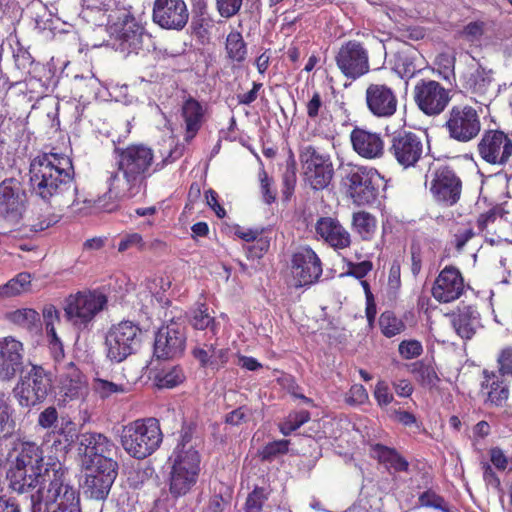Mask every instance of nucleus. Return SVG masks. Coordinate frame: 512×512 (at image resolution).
<instances>
[{"mask_svg":"<svg viewBox=\"0 0 512 512\" xmlns=\"http://www.w3.org/2000/svg\"><path fill=\"white\" fill-rule=\"evenodd\" d=\"M114 153L117 170L108 173L107 191L98 199V207L106 212L115 211L122 199L143 193L148 178L181 156V150L175 149L162 161L155 162L153 149L142 143L116 147Z\"/></svg>","mask_w":512,"mask_h":512,"instance_id":"f257e3e1","label":"nucleus"},{"mask_svg":"<svg viewBox=\"0 0 512 512\" xmlns=\"http://www.w3.org/2000/svg\"><path fill=\"white\" fill-rule=\"evenodd\" d=\"M30 183L32 192L50 204L61 207L69 200L74 204L77 187L74 183L72 160L58 153H44L30 163Z\"/></svg>","mask_w":512,"mask_h":512,"instance_id":"f03ea898","label":"nucleus"},{"mask_svg":"<svg viewBox=\"0 0 512 512\" xmlns=\"http://www.w3.org/2000/svg\"><path fill=\"white\" fill-rule=\"evenodd\" d=\"M198 439L191 426H183L171 455L168 458L169 493L174 498L187 495L197 484L200 474L201 455Z\"/></svg>","mask_w":512,"mask_h":512,"instance_id":"7ed1b4c3","label":"nucleus"},{"mask_svg":"<svg viewBox=\"0 0 512 512\" xmlns=\"http://www.w3.org/2000/svg\"><path fill=\"white\" fill-rule=\"evenodd\" d=\"M47 476L48 485L40 486L31 495L32 511L40 512L44 505V512H81L80 495L71 484L68 471L60 469Z\"/></svg>","mask_w":512,"mask_h":512,"instance_id":"20e7f679","label":"nucleus"},{"mask_svg":"<svg viewBox=\"0 0 512 512\" xmlns=\"http://www.w3.org/2000/svg\"><path fill=\"white\" fill-rule=\"evenodd\" d=\"M121 445L132 458L142 460L152 455L161 445L163 434L156 418L137 419L123 426Z\"/></svg>","mask_w":512,"mask_h":512,"instance_id":"39448f33","label":"nucleus"},{"mask_svg":"<svg viewBox=\"0 0 512 512\" xmlns=\"http://www.w3.org/2000/svg\"><path fill=\"white\" fill-rule=\"evenodd\" d=\"M384 181L374 168L360 165H347L342 171L341 186L345 194L357 206L374 203Z\"/></svg>","mask_w":512,"mask_h":512,"instance_id":"423d86ee","label":"nucleus"},{"mask_svg":"<svg viewBox=\"0 0 512 512\" xmlns=\"http://www.w3.org/2000/svg\"><path fill=\"white\" fill-rule=\"evenodd\" d=\"M113 48L124 57L145 56L154 49L152 36L136 21L127 7V16L121 17L112 25Z\"/></svg>","mask_w":512,"mask_h":512,"instance_id":"0eeeda50","label":"nucleus"},{"mask_svg":"<svg viewBox=\"0 0 512 512\" xmlns=\"http://www.w3.org/2000/svg\"><path fill=\"white\" fill-rule=\"evenodd\" d=\"M143 331L138 323L123 320L112 324L104 337V352L111 362L121 363L136 354L142 345Z\"/></svg>","mask_w":512,"mask_h":512,"instance_id":"6e6552de","label":"nucleus"},{"mask_svg":"<svg viewBox=\"0 0 512 512\" xmlns=\"http://www.w3.org/2000/svg\"><path fill=\"white\" fill-rule=\"evenodd\" d=\"M107 303V296L101 291H80L67 298L65 314L75 327L85 329L106 308Z\"/></svg>","mask_w":512,"mask_h":512,"instance_id":"1a4fd4ad","label":"nucleus"},{"mask_svg":"<svg viewBox=\"0 0 512 512\" xmlns=\"http://www.w3.org/2000/svg\"><path fill=\"white\" fill-rule=\"evenodd\" d=\"M52 374L38 365L31 369L16 384L13 393L22 407H32L42 403L52 391Z\"/></svg>","mask_w":512,"mask_h":512,"instance_id":"9d476101","label":"nucleus"},{"mask_svg":"<svg viewBox=\"0 0 512 512\" xmlns=\"http://www.w3.org/2000/svg\"><path fill=\"white\" fill-rule=\"evenodd\" d=\"M299 159L304 179L314 190H321L329 185L334 169L327 153L312 145H305L300 148Z\"/></svg>","mask_w":512,"mask_h":512,"instance_id":"9b49d317","label":"nucleus"},{"mask_svg":"<svg viewBox=\"0 0 512 512\" xmlns=\"http://www.w3.org/2000/svg\"><path fill=\"white\" fill-rule=\"evenodd\" d=\"M388 152L403 169L415 168L425 155L422 137L412 131L399 130L390 136Z\"/></svg>","mask_w":512,"mask_h":512,"instance_id":"f8f14e48","label":"nucleus"},{"mask_svg":"<svg viewBox=\"0 0 512 512\" xmlns=\"http://www.w3.org/2000/svg\"><path fill=\"white\" fill-rule=\"evenodd\" d=\"M337 68L349 80H357L370 71L369 52L357 40L344 42L335 55Z\"/></svg>","mask_w":512,"mask_h":512,"instance_id":"ddd939ff","label":"nucleus"},{"mask_svg":"<svg viewBox=\"0 0 512 512\" xmlns=\"http://www.w3.org/2000/svg\"><path fill=\"white\" fill-rule=\"evenodd\" d=\"M78 453L82 467L103 465L104 461H115L112 458L117 450L114 442L102 433L85 432L78 436Z\"/></svg>","mask_w":512,"mask_h":512,"instance_id":"4468645a","label":"nucleus"},{"mask_svg":"<svg viewBox=\"0 0 512 512\" xmlns=\"http://www.w3.org/2000/svg\"><path fill=\"white\" fill-rule=\"evenodd\" d=\"M430 192L438 204L453 206L460 199L462 181L453 169L440 166L432 173Z\"/></svg>","mask_w":512,"mask_h":512,"instance_id":"2eb2a0df","label":"nucleus"},{"mask_svg":"<svg viewBox=\"0 0 512 512\" xmlns=\"http://www.w3.org/2000/svg\"><path fill=\"white\" fill-rule=\"evenodd\" d=\"M186 347L185 328L171 321L158 329L154 341V355L158 359H176L183 355Z\"/></svg>","mask_w":512,"mask_h":512,"instance_id":"dca6fc26","label":"nucleus"},{"mask_svg":"<svg viewBox=\"0 0 512 512\" xmlns=\"http://www.w3.org/2000/svg\"><path fill=\"white\" fill-rule=\"evenodd\" d=\"M480 157L489 164L505 165L512 157L509 134L502 130H487L478 143Z\"/></svg>","mask_w":512,"mask_h":512,"instance_id":"f3484780","label":"nucleus"},{"mask_svg":"<svg viewBox=\"0 0 512 512\" xmlns=\"http://www.w3.org/2000/svg\"><path fill=\"white\" fill-rule=\"evenodd\" d=\"M414 100L426 115H438L450 101L449 91L434 80H420L414 87Z\"/></svg>","mask_w":512,"mask_h":512,"instance_id":"a211bd4d","label":"nucleus"},{"mask_svg":"<svg viewBox=\"0 0 512 512\" xmlns=\"http://www.w3.org/2000/svg\"><path fill=\"white\" fill-rule=\"evenodd\" d=\"M83 468L86 471L85 493L93 499H105L118 475V463L116 461H104L103 465L98 464Z\"/></svg>","mask_w":512,"mask_h":512,"instance_id":"6ab92c4d","label":"nucleus"},{"mask_svg":"<svg viewBox=\"0 0 512 512\" xmlns=\"http://www.w3.org/2000/svg\"><path fill=\"white\" fill-rule=\"evenodd\" d=\"M446 127L451 138L460 142H468L479 134L481 123L474 108L469 106L453 107Z\"/></svg>","mask_w":512,"mask_h":512,"instance_id":"aec40b11","label":"nucleus"},{"mask_svg":"<svg viewBox=\"0 0 512 512\" xmlns=\"http://www.w3.org/2000/svg\"><path fill=\"white\" fill-rule=\"evenodd\" d=\"M291 272L298 286L315 283L322 275V263L315 251L303 246L292 255Z\"/></svg>","mask_w":512,"mask_h":512,"instance_id":"412c9836","label":"nucleus"},{"mask_svg":"<svg viewBox=\"0 0 512 512\" xmlns=\"http://www.w3.org/2000/svg\"><path fill=\"white\" fill-rule=\"evenodd\" d=\"M60 469H63L60 464H54L50 468H45L44 472L30 471L25 467L18 468L10 466L7 472L9 488L19 494L30 493L31 496L40 486L48 485V473H53Z\"/></svg>","mask_w":512,"mask_h":512,"instance_id":"4be33fe9","label":"nucleus"},{"mask_svg":"<svg viewBox=\"0 0 512 512\" xmlns=\"http://www.w3.org/2000/svg\"><path fill=\"white\" fill-rule=\"evenodd\" d=\"M189 19V12L184 0H155L153 20L165 29L182 30Z\"/></svg>","mask_w":512,"mask_h":512,"instance_id":"5701e85b","label":"nucleus"},{"mask_svg":"<svg viewBox=\"0 0 512 512\" xmlns=\"http://www.w3.org/2000/svg\"><path fill=\"white\" fill-rule=\"evenodd\" d=\"M365 100L368 110L375 117L390 118L397 111V95L386 84H369L365 91Z\"/></svg>","mask_w":512,"mask_h":512,"instance_id":"b1692460","label":"nucleus"},{"mask_svg":"<svg viewBox=\"0 0 512 512\" xmlns=\"http://www.w3.org/2000/svg\"><path fill=\"white\" fill-rule=\"evenodd\" d=\"M26 194L19 180L7 178L0 183V217L17 221L24 210Z\"/></svg>","mask_w":512,"mask_h":512,"instance_id":"393cba45","label":"nucleus"},{"mask_svg":"<svg viewBox=\"0 0 512 512\" xmlns=\"http://www.w3.org/2000/svg\"><path fill=\"white\" fill-rule=\"evenodd\" d=\"M480 396L483 403L489 407H503L509 399V379L495 371L484 369L480 383Z\"/></svg>","mask_w":512,"mask_h":512,"instance_id":"a878e982","label":"nucleus"},{"mask_svg":"<svg viewBox=\"0 0 512 512\" xmlns=\"http://www.w3.org/2000/svg\"><path fill=\"white\" fill-rule=\"evenodd\" d=\"M315 233L318 240L323 241L335 251L349 248L352 243L350 232L334 217L318 218L315 223Z\"/></svg>","mask_w":512,"mask_h":512,"instance_id":"bb28decb","label":"nucleus"},{"mask_svg":"<svg viewBox=\"0 0 512 512\" xmlns=\"http://www.w3.org/2000/svg\"><path fill=\"white\" fill-rule=\"evenodd\" d=\"M464 291V281L460 271L452 266H446L436 278L432 287L433 297L442 303L458 299Z\"/></svg>","mask_w":512,"mask_h":512,"instance_id":"cd10ccee","label":"nucleus"},{"mask_svg":"<svg viewBox=\"0 0 512 512\" xmlns=\"http://www.w3.org/2000/svg\"><path fill=\"white\" fill-rule=\"evenodd\" d=\"M23 344L13 337L0 339V379L11 380L23 368Z\"/></svg>","mask_w":512,"mask_h":512,"instance_id":"c85d7f7f","label":"nucleus"},{"mask_svg":"<svg viewBox=\"0 0 512 512\" xmlns=\"http://www.w3.org/2000/svg\"><path fill=\"white\" fill-rule=\"evenodd\" d=\"M354 151L365 159H377L384 154V142L379 133L355 127L350 134Z\"/></svg>","mask_w":512,"mask_h":512,"instance_id":"c756f323","label":"nucleus"},{"mask_svg":"<svg viewBox=\"0 0 512 512\" xmlns=\"http://www.w3.org/2000/svg\"><path fill=\"white\" fill-rule=\"evenodd\" d=\"M205 106L192 96L184 98L181 105V118L185 127L184 140L190 142L195 138L205 120Z\"/></svg>","mask_w":512,"mask_h":512,"instance_id":"7c9ffc66","label":"nucleus"},{"mask_svg":"<svg viewBox=\"0 0 512 512\" xmlns=\"http://www.w3.org/2000/svg\"><path fill=\"white\" fill-rule=\"evenodd\" d=\"M451 324L460 338L470 340L481 326L480 314L472 306L458 308L451 314Z\"/></svg>","mask_w":512,"mask_h":512,"instance_id":"2f4dec72","label":"nucleus"},{"mask_svg":"<svg viewBox=\"0 0 512 512\" xmlns=\"http://www.w3.org/2000/svg\"><path fill=\"white\" fill-rule=\"evenodd\" d=\"M38 425L43 429H53V434H58L64 439L66 446H70L76 435L74 424L71 421L62 419L59 426L58 412L53 406L45 408L38 416Z\"/></svg>","mask_w":512,"mask_h":512,"instance_id":"473e14b6","label":"nucleus"},{"mask_svg":"<svg viewBox=\"0 0 512 512\" xmlns=\"http://www.w3.org/2000/svg\"><path fill=\"white\" fill-rule=\"evenodd\" d=\"M127 16V7L115 5L113 9L107 11L101 8H91L84 6L82 10V17L88 23H92L96 27H107L109 33H111L112 25L117 23L121 17Z\"/></svg>","mask_w":512,"mask_h":512,"instance_id":"72a5a7b5","label":"nucleus"},{"mask_svg":"<svg viewBox=\"0 0 512 512\" xmlns=\"http://www.w3.org/2000/svg\"><path fill=\"white\" fill-rule=\"evenodd\" d=\"M11 466L44 472V457L41 447L34 442L21 443L18 454Z\"/></svg>","mask_w":512,"mask_h":512,"instance_id":"f704fd0d","label":"nucleus"},{"mask_svg":"<svg viewBox=\"0 0 512 512\" xmlns=\"http://www.w3.org/2000/svg\"><path fill=\"white\" fill-rule=\"evenodd\" d=\"M492 83L490 70L478 66L463 76V87L472 94L486 96Z\"/></svg>","mask_w":512,"mask_h":512,"instance_id":"c9c22d12","label":"nucleus"},{"mask_svg":"<svg viewBox=\"0 0 512 512\" xmlns=\"http://www.w3.org/2000/svg\"><path fill=\"white\" fill-rule=\"evenodd\" d=\"M84 387V379L80 370L69 362L60 375V389L70 399L77 397Z\"/></svg>","mask_w":512,"mask_h":512,"instance_id":"e433bc0d","label":"nucleus"},{"mask_svg":"<svg viewBox=\"0 0 512 512\" xmlns=\"http://www.w3.org/2000/svg\"><path fill=\"white\" fill-rule=\"evenodd\" d=\"M351 225L354 232L357 233L362 240L367 241L372 239L375 234L377 220L372 214L366 211H359L353 213Z\"/></svg>","mask_w":512,"mask_h":512,"instance_id":"4c0bfd02","label":"nucleus"},{"mask_svg":"<svg viewBox=\"0 0 512 512\" xmlns=\"http://www.w3.org/2000/svg\"><path fill=\"white\" fill-rule=\"evenodd\" d=\"M185 380V374L181 366L171 365L163 367L155 375V383L158 388H174Z\"/></svg>","mask_w":512,"mask_h":512,"instance_id":"58836bf2","label":"nucleus"},{"mask_svg":"<svg viewBox=\"0 0 512 512\" xmlns=\"http://www.w3.org/2000/svg\"><path fill=\"white\" fill-rule=\"evenodd\" d=\"M14 324L29 331H38L41 328V318L37 311L31 308L18 309L9 315Z\"/></svg>","mask_w":512,"mask_h":512,"instance_id":"ea45409f","label":"nucleus"},{"mask_svg":"<svg viewBox=\"0 0 512 512\" xmlns=\"http://www.w3.org/2000/svg\"><path fill=\"white\" fill-rule=\"evenodd\" d=\"M101 82L93 73L88 75H76L74 77V88L80 92V97H96L100 91Z\"/></svg>","mask_w":512,"mask_h":512,"instance_id":"a19ab883","label":"nucleus"},{"mask_svg":"<svg viewBox=\"0 0 512 512\" xmlns=\"http://www.w3.org/2000/svg\"><path fill=\"white\" fill-rule=\"evenodd\" d=\"M226 50L232 61L243 62L246 58L247 49L242 35L239 32H231L226 38Z\"/></svg>","mask_w":512,"mask_h":512,"instance_id":"79ce46f5","label":"nucleus"},{"mask_svg":"<svg viewBox=\"0 0 512 512\" xmlns=\"http://www.w3.org/2000/svg\"><path fill=\"white\" fill-rule=\"evenodd\" d=\"M379 326L383 335L388 338L400 334L405 329L403 321L391 311H385L380 315Z\"/></svg>","mask_w":512,"mask_h":512,"instance_id":"37998d69","label":"nucleus"},{"mask_svg":"<svg viewBox=\"0 0 512 512\" xmlns=\"http://www.w3.org/2000/svg\"><path fill=\"white\" fill-rule=\"evenodd\" d=\"M13 408L0 397V440L12 436L15 431V421L12 418Z\"/></svg>","mask_w":512,"mask_h":512,"instance_id":"c03bdc74","label":"nucleus"},{"mask_svg":"<svg viewBox=\"0 0 512 512\" xmlns=\"http://www.w3.org/2000/svg\"><path fill=\"white\" fill-rule=\"evenodd\" d=\"M30 282L31 276L29 273H19L5 285L0 286V296L11 297L18 295L26 290V287L30 284Z\"/></svg>","mask_w":512,"mask_h":512,"instance_id":"a18cd8bd","label":"nucleus"},{"mask_svg":"<svg viewBox=\"0 0 512 512\" xmlns=\"http://www.w3.org/2000/svg\"><path fill=\"white\" fill-rule=\"evenodd\" d=\"M11 48L16 67L24 73H30L34 60L28 49L18 39L11 43Z\"/></svg>","mask_w":512,"mask_h":512,"instance_id":"49530a36","label":"nucleus"},{"mask_svg":"<svg viewBox=\"0 0 512 512\" xmlns=\"http://www.w3.org/2000/svg\"><path fill=\"white\" fill-rule=\"evenodd\" d=\"M394 70L401 78H412L419 70L415 59L407 53H398L395 58Z\"/></svg>","mask_w":512,"mask_h":512,"instance_id":"de8ad7c7","label":"nucleus"},{"mask_svg":"<svg viewBox=\"0 0 512 512\" xmlns=\"http://www.w3.org/2000/svg\"><path fill=\"white\" fill-rule=\"evenodd\" d=\"M191 324L197 330H206V338L209 336L215 337L217 334L216 322L213 317L206 313V311H195L191 319Z\"/></svg>","mask_w":512,"mask_h":512,"instance_id":"09e8293b","label":"nucleus"},{"mask_svg":"<svg viewBox=\"0 0 512 512\" xmlns=\"http://www.w3.org/2000/svg\"><path fill=\"white\" fill-rule=\"evenodd\" d=\"M208 343L212 344L210 368L212 370H219L228 363L230 350L228 348H218L216 336H209Z\"/></svg>","mask_w":512,"mask_h":512,"instance_id":"8fccbe9b","label":"nucleus"},{"mask_svg":"<svg viewBox=\"0 0 512 512\" xmlns=\"http://www.w3.org/2000/svg\"><path fill=\"white\" fill-rule=\"evenodd\" d=\"M497 374L512 379V346L501 348L496 356Z\"/></svg>","mask_w":512,"mask_h":512,"instance_id":"3c124183","label":"nucleus"},{"mask_svg":"<svg viewBox=\"0 0 512 512\" xmlns=\"http://www.w3.org/2000/svg\"><path fill=\"white\" fill-rule=\"evenodd\" d=\"M296 170V160L294 155L291 153L286 161V169L282 177L284 185L283 195L286 199H288L294 191L297 181Z\"/></svg>","mask_w":512,"mask_h":512,"instance_id":"603ef678","label":"nucleus"},{"mask_svg":"<svg viewBox=\"0 0 512 512\" xmlns=\"http://www.w3.org/2000/svg\"><path fill=\"white\" fill-rule=\"evenodd\" d=\"M289 443V440L285 439L269 442L263 447L259 455L263 461H272L288 452Z\"/></svg>","mask_w":512,"mask_h":512,"instance_id":"864d4df0","label":"nucleus"},{"mask_svg":"<svg viewBox=\"0 0 512 512\" xmlns=\"http://www.w3.org/2000/svg\"><path fill=\"white\" fill-rule=\"evenodd\" d=\"M93 390L104 399L113 394L125 392V387L122 384H117L102 378H95L93 380Z\"/></svg>","mask_w":512,"mask_h":512,"instance_id":"5fc2aeb1","label":"nucleus"},{"mask_svg":"<svg viewBox=\"0 0 512 512\" xmlns=\"http://www.w3.org/2000/svg\"><path fill=\"white\" fill-rule=\"evenodd\" d=\"M258 177L263 202L267 205L274 203L276 201L277 191L273 188V180L264 169L259 171Z\"/></svg>","mask_w":512,"mask_h":512,"instance_id":"6e6d98bb","label":"nucleus"},{"mask_svg":"<svg viewBox=\"0 0 512 512\" xmlns=\"http://www.w3.org/2000/svg\"><path fill=\"white\" fill-rule=\"evenodd\" d=\"M243 5V0H215L216 10L222 18L230 19L236 16Z\"/></svg>","mask_w":512,"mask_h":512,"instance_id":"4d7b16f0","label":"nucleus"},{"mask_svg":"<svg viewBox=\"0 0 512 512\" xmlns=\"http://www.w3.org/2000/svg\"><path fill=\"white\" fill-rule=\"evenodd\" d=\"M267 493L264 488L256 487L247 497L245 503L246 512H261Z\"/></svg>","mask_w":512,"mask_h":512,"instance_id":"13d9d810","label":"nucleus"},{"mask_svg":"<svg viewBox=\"0 0 512 512\" xmlns=\"http://www.w3.org/2000/svg\"><path fill=\"white\" fill-rule=\"evenodd\" d=\"M30 9L34 15L33 17L37 27L46 29V24L51 20L52 17V13L47 12L46 5H44L41 0H33L30 3Z\"/></svg>","mask_w":512,"mask_h":512,"instance_id":"bf43d9fd","label":"nucleus"},{"mask_svg":"<svg viewBox=\"0 0 512 512\" xmlns=\"http://www.w3.org/2000/svg\"><path fill=\"white\" fill-rule=\"evenodd\" d=\"M212 348V344L208 343V338L206 341L201 342L200 339L197 340V344L192 349L193 357L199 362L202 368H210L211 356L210 350Z\"/></svg>","mask_w":512,"mask_h":512,"instance_id":"052dcab7","label":"nucleus"},{"mask_svg":"<svg viewBox=\"0 0 512 512\" xmlns=\"http://www.w3.org/2000/svg\"><path fill=\"white\" fill-rule=\"evenodd\" d=\"M373 269V264L369 260H364L358 263L347 261V270L342 276H352L356 279H363Z\"/></svg>","mask_w":512,"mask_h":512,"instance_id":"680f3d73","label":"nucleus"},{"mask_svg":"<svg viewBox=\"0 0 512 512\" xmlns=\"http://www.w3.org/2000/svg\"><path fill=\"white\" fill-rule=\"evenodd\" d=\"M419 501L424 507H431L444 512H448V507L444 498L437 495L433 491H425L422 493L419 497Z\"/></svg>","mask_w":512,"mask_h":512,"instance_id":"e2e57ef3","label":"nucleus"},{"mask_svg":"<svg viewBox=\"0 0 512 512\" xmlns=\"http://www.w3.org/2000/svg\"><path fill=\"white\" fill-rule=\"evenodd\" d=\"M423 352L421 342L418 340H404L399 344V353L404 359H413Z\"/></svg>","mask_w":512,"mask_h":512,"instance_id":"0e129e2a","label":"nucleus"},{"mask_svg":"<svg viewBox=\"0 0 512 512\" xmlns=\"http://www.w3.org/2000/svg\"><path fill=\"white\" fill-rule=\"evenodd\" d=\"M374 397L377 404L381 407L391 404L394 400L389 385L383 380L377 382L374 389Z\"/></svg>","mask_w":512,"mask_h":512,"instance_id":"69168bd1","label":"nucleus"},{"mask_svg":"<svg viewBox=\"0 0 512 512\" xmlns=\"http://www.w3.org/2000/svg\"><path fill=\"white\" fill-rule=\"evenodd\" d=\"M143 246V238L139 233H129L121 237L118 244V251L125 252L133 248L142 249Z\"/></svg>","mask_w":512,"mask_h":512,"instance_id":"338daca9","label":"nucleus"},{"mask_svg":"<svg viewBox=\"0 0 512 512\" xmlns=\"http://www.w3.org/2000/svg\"><path fill=\"white\" fill-rule=\"evenodd\" d=\"M396 450L382 444H374L371 446V455L376 458L380 463L389 465L393 457H395Z\"/></svg>","mask_w":512,"mask_h":512,"instance_id":"774afa93","label":"nucleus"}]
</instances>
